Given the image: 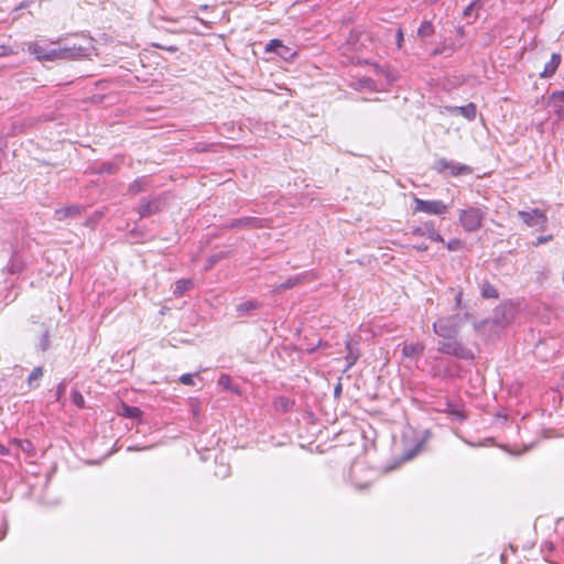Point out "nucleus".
I'll return each instance as SVG.
<instances>
[{
    "label": "nucleus",
    "instance_id": "nucleus-10",
    "mask_svg": "<svg viewBox=\"0 0 564 564\" xmlns=\"http://www.w3.org/2000/svg\"><path fill=\"white\" fill-rule=\"evenodd\" d=\"M518 216L528 227H544L547 223L546 214L539 208L520 210Z\"/></svg>",
    "mask_w": 564,
    "mask_h": 564
},
{
    "label": "nucleus",
    "instance_id": "nucleus-35",
    "mask_svg": "<svg viewBox=\"0 0 564 564\" xmlns=\"http://www.w3.org/2000/svg\"><path fill=\"white\" fill-rule=\"evenodd\" d=\"M22 269H23L22 263L18 259L12 257L8 263L9 273L17 274V273H20L22 271Z\"/></svg>",
    "mask_w": 564,
    "mask_h": 564
},
{
    "label": "nucleus",
    "instance_id": "nucleus-44",
    "mask_svg": "<svg viewBox=\"0 0 564 564\" xmlns=\"http://www.w3.org/2000/svg\"><path fill=\"white\" fill-rule=\"evenodd\" d=\"M404 42V35H403V32H402V29H398L397 30V33H395V43H397V47L398 48H401L402 47V44Z\"/></svg>",
    "mask_w": 564,
    "mask_h": 564
},
{
    "label": "nucleus",
    "instance_id": "nucleus-47",
    "mask_svg": "<svg viewBox=\"0 0 564 564\" xmlns=\"http://www.w3.org/2000/svg\"><path fill=\"white\" fill-rule=\"evenodd\" d=\"M552 98L555 99V100L564 102V90L553 91Z\"/></svg>",
    "mask_w": 564,
    "mask_h": 564
},
{
    "label": "nucleus",
    "instance_id": "nucleus-15",
    "mask_svg": "<svg viewBox=\"0 0 564 564\" xmlns=\"http://www.w3.org/2000/svg\"><path fill=\"white\" fill-rule=\"evenodd\" d=\"M58 59H77L89 55V47L69 46L57 48Z\"/></svg>",
    "mask_w": 564,
    "mask_h": 564
},
{
    "label": "nucleus",
    "instance_id": "nucleus-30",
    "mask_svg": "<svg viewBox=\"0 0 564 564\" xmlns=\"http://www.w3.org/2000/svg\"><path fill=\"white\" fill-rule=\"evenodd\" d=\"M481 296L484 299L497 300L499 292L491 283L486 281L481 284Z\"/></svg>",
    "mask_w": 564,
    "mask_h": 564
},
{
    "label": "nucleus",
    "instance_id": "nucleus-37",
    "mask_svg": "<svg viewBox=\"0 0 564 564\" xmlns=\"http://www.w3.org/2000/svg\"><path fill=\"white\" fill-rule=\"evenodd\" d=\"M464 248V242L458 238H453L446 242V249L448 251H458Z\"/></svg>",
    "mask_w": 564,
    "mask_h": 564
},
{
    "label": "nucleus",
    "instance_id": "nucleus-41",
    "mask_svg": "<svg viewBox=\"0 0 564 564\" xmlns=\"http://www.w3.org/2000/svg\"><path fill=\"white\" fill-rule=\"evenodd\" d=\"M178 381L185 386H194V379L192 373H183Z\"/></svg>",
    "mask_w": 564,
    "mask_h": 564
},
{
    "label": "nucleus",
    "instance_id": "nucleus-46",
    "mask_svg": "<svg viewBox=\"0 0 564 564\" xmlns=\"http://www.w3.org/2000/svg\"><path fill=\"white\" fill-rule=\"evenodd\" d=\"M229 474V467L226 465H220L218 470L215 471L216 476L226 477Z\"/></svg>",
    "mask_w": 564,
    "mask_h": 564
},
{
    "label": "nucleus",
    "instance_id": "nucleus-52",
    "mask_svg": "<svg viewBox=\"0 0 564 564\" xmlns=\"http://www.w3.org/2000/svg\"><path fill=\"white\" fill-rule=\"evenodd\" d=\"M9 448L2 444H0V455H8Z\"/></svg>",
    "mask_w": 564,
    "mask_h": 564
},
{
    "label": "nucleus",
    "instance_id": "nucleus-18",
    "mask_svg": "<svg viewBox=\"0 0 564 564\" xmlns=\"http://www.w3.org/2000/svg\"><path fill=\"white\" fill-rule=\"evenodd\" d=\"M446 109L452 113H459L469 121L475 120L477 115V107L474 102H469L465 106L446 107Z\"/></svg>",
    "mask_w": 564,
    "mask_h": 564
},
{
    "label": "nucleus",
    "instance_id": "nucleus-25",
    "mask_svg": "<svg viewBox=\"0 0 564 564\" xmlns=\"http://www.w3.org/2000/svg\"><path fill=\"white\" fill-rule=\"evenodd\" d=\"M218 386L224 390L231 391L236 394H240V388L237 384H232L231 377L229 375L223 373L218 379Z\"/></svg>",
    "mask_w": 564,
    "mask_h": 564
},
{
    "label": "nucleus",
    "instance_id": "nucleus-51",
    "mask_svg": "<svg viewBox=\"0 0 564 564\" xmlns=\"http://www.w3.org/2000/svg\"><path fill=\"white\" fill-rule=\"evenodd\" d=\"M340 393H341V384H340V383H338V384L335 387V389H334V394H335V397H339V395H340Z\"/></svg>",
    "mask_w": 564,
    "mask_h": 564
},
{
    "label": "nucleus",
    "instance_id": "nucleus-1",
    "mask_svg": "<svg viewBox=\"0 0 564 564\" xmlns=\"http://www.w3.org/2000/svg\"><path fill=\"white\" fill-rule=\"evenodd\" d=\"M487 213L486 206H468L459 209L458 221L466 232H476L482 227Z\"/></svg>",
    "mask_w": 564,
    "mask_h": 564
},
{
    "label": "nucleus",
    "instance_id": "nucleus-27",
    "mask_svg": "<svg viewBox=\"0 0 564 564\" xmlns=\"http://www.w3.org/2000/svg\"><path fill=\"white\" fill-rule=\"evenodd\" d=\"M121 162H122V159H120V161L102 162L98 167V172L101 174H109V175L116 174L119 171Z\"/></svg>",
    "mask_w": 564,
    "mask_h": 564
},
{
    "label": "nucleus",
    "instance_id": "nucleus-6",
    "mask_svg": "<svg viewBox=\"0 0 564 564\" xmlns=\"http://www.w3.org/2000/svg\"><path fill=\"white\" fill-rule=\"evenodd\" d=\"M33 324L37 325L39 329L36 330V344L35 349L40 352H46L52 347V333L55 328V325L51 318H47L41 323H36L32 321Z\"/></svg>",
    "mask_w": 564,
    "mask_h": 564
},
{
    "label": "nucleus",
    "instance_id": "nucleus-2",
    "mask_svg": "<svg viewBox=\"0 0 564 564\" xmlns=\"http://www.w3.org/2000/svg\"><path fill=\"white\" fill-rule=\"evenodd\" d=\"M169 193L144 196L134 208L140 218H147L161 213L167 205Z\"/></svg>",
    "mask_w": 564,
    "mask_h": 564
},
{
    "label": "nucleus",
    "instance_id": "nucleus-53",
    "mask_svg": "<svg viewBox=\"0 0 564 564\" xmlns=\"http://www.w3.org/2000/svg\"><path fill=\"white\" fill-rule=\"evenodd\" d=\"M456 32H457V35H458V36L463 37V36L465 35V29H464V26H458V28L456 29Z\"/></svg>",
    "mask_w": 564,
    "mask_h": 564
},
{
    "label": "nucleus",
    "instance_id": "nucleus-5",
    "mask_svg": "<svg viewBox=\"0 0 564 564\" xmlns=\"http://www.w3.org/2000/svg\"><path fill=\"white\" fill-rule=\"evenodd\" d=\"M433 332L440 339H453L459 335V325L455 316L440 317L433 323Z\"/></svg>",
    "mask_w": 564,
    "mask_h": 564
},
{
    "label": "nucleus",
    "instance_id": "nucleus-45",
    "mask_svg": "<svg viewBox=\"0 0 564 564\" xmlns=\"http://www.w3.org/2000/svg\"><path fill=\"white\" fill-rule=\"evenodd\" d=\"M13 54V50L11 46L9 45H0V57H3V56H9Z\"/></svg>",
    "mask_w": 564,
    "mask_h": 564
},
{
    "label": "nucleus",
    "instance_id": "nucleus-19",
    "mask_svg": "<svg viewBox=\"0 0 564 564\" xmlns=\"http://www.w3.org/2000/svg\"><path fill=\"white\" fill-rule=\"evenodd\" d=\"M424 349L425 346L422 343L404 344L402 347V355L409 359H416L423 355Z\"/></svg>",
    "mask_w": 564,
    "mask_h": 564
},
{
    "label": "nucleus",
    "instance_id": "nucleus-4",
    "mask_svg": "<svg viewBox=\"0 0 564 564\" xmlns=\"http://www.w3.org/2000/svg\"><path fill=\"white\" fill-rule=\"evenodd\" d=\"M433 170L443 176L454 177L471 175L474 173L471 166L445 158L437 159L433 164Z\"/></svg>",
    "mask_w": 564,
    "mask_h": 564
},
{
    "label": "nucleus",
    "instance_id": "nucleus-50",
    "mask_svg": "<svg viewBox=\"0 0 564 564\" xmlns=\"http://www.w3.org/2000/svg\"><path fill=\"white\" fill-rule=\"evenodd\" d=\"M152 446H144V447H138V446H129L128 451H145L151 448Z\"/></svg>",
    "mask_w": 564,
    "mask_h": 564
},
{
    "label": "nucleus",
    "instance_id": "nucleus-13",
    "mask_svg": "<svg viewBox=\"0 0 564 564\" xmlns=\"http://www.w3.org/2000/svg\"><path fill=\"white\" fill-rule=\"evenodd\" d=\"M345 348H346V367L345 371L349 370L359 359L360 350H359V341L352 339L350 336H347L345 339Z\"/></svg>",
    "mask_w": 564,
    "mask_h": 564
},
{
    "label": "nucleus",
    "instance_id": "nucleus-21",
    "mask_svg": "<svg viewBox=\"0 0 564 564\" xmlns=\"http://www.w3.org/2000/svg\"><path fill=\"white\" fill-rule=\"evenodd\" d=\"M306 276H307V273H300L294 276H290L286 281L276 285L273 290V293L276 294L282 291L290 290V289L301 284L305 280Z\"/></svg>",
    "mask_w": 564,
    "mask_h": 564
},
{
    "label": "nucleus",
    "instance_id": "nucleus-48",
    "mask_svg": "<svg viewBox=\"0 0 564 564\" xmlns=\"http://www.w3.org/2000/svg\"><path fill=\"white\" fill-rule=\"evenodd\" d=\"M462 300H463V292L462 291H458L456 294H455V297H454V301H455V308H459L460 305H462Z\"/></svg>",
    "mask_w": 564,
    "mask_h": 564
},
{
    "label": "nucleus",
    "instance_id": "nucleus-16",
    "mask_svg": "<svg viewBox=\"0 0 564 564\" xmlns=\"http://www.w3.org/2000/svg\"><path fill=\"white\" fill-rule=\"evenodd\" d=\"M152 185V178L150 175H142L131 182L127 188V194L130 196H137L138 194L145 192Z\"/></svg>",
    "mask_w": 564,
    "mask_h": 564
},
{
    "label": "nucleus",
    "instance_id": "nucleus-17",
    "mask_svg": "<svg viewBox=\"0 0 564 564\" xmlns=\"http://www.w3.org/2000/svg\"><path fill=\"white\" fill-rule=\"evenodd\" d=\"M84 207L82 205H69L55 210L54 218L63 221L66 218H76L82 215Z\"/></svg>",
    "mask_w": 564,
    "mask_h": 564
},
{
    "label": "nucleus",
    "instance_id": "nucleus-29",
    "mask_svg": "<svg viewBox=\"0 0 564 564\" xmlns=\"http://www.w3.org/2000/svg\"><path fill=\"white\" fill-rule=\"evenodd\" d=\"M261 307V303L254 300L246 301L237 305V312L239 315H247L251 311L258 310Z\"/></svg>",
    "mask_w": 564,
    "mask_h": 564
},
{
    "label": "nucleus",
    "instance_id": "nucleus-38",
    "mask_svg": "<svg viewBox=\"0 0 564 564\" xmlns=\"http://www.w3.org/2000/svg\"><path fill=\"white\" fill-rule=\"evenodd\" d=\"M14 442L19 445L20 449L24 453L30 454L34 451V446H33L32 442L29 440H15Z\"/></svg>",
    "mask_w": 564,
    "mask_h": 564
},
{
    "label": "nucleus",
    "instance_id": "nucleus-20",
    "mask_svg": "<svg viewBox=\"0 0 564 564\" xmlns=\"http://www.w3.org/2000/svg\"><path fill=\"white\" fill-rule=\"evenodd\" d=\"M561 64V55L553 53L550 61L544 65L543 70L540 73L541 78L552 77Z\"/></svg>",
    "mask_w": 564,
    "mask_h": 564
},
{
    "label": "nucleus",
    "instance_id": "nucleus-34",
    "mask_svg": "<svg viewBox=\"0 0 564 564\" xmlns=\"http://www.w3.org/2000/svg\"><path fill=\"white\" fill-rule=\"evenodd\" d=\"M66 389H67V382L64 379L56 387V391H55V401L56 402L62 403V404L64 403V395H65Z\"/></svg>",
    "mask_w": 564,
    "mask_h": 564
},
{
    "label": "nucleus",
    "instance_id": "nucleus-40",
    "mask_svg": "<svg viewBox=\"0 0 564 564\" xmlns=\"http://www.w3.org/2000/svg\"><path fill=\"white\" fill-rule=\"evenodd\" d=\"M475 8H478V9H479V8H481V2H480V0H474L473 2H470V3L466 7V9L464 10L463 15H464L465 18L470 17Z\"/></svg>",
    "mask_w": 564,
    "mask_h": 564
},
{
    "label": "nucleus",
    "instance_id": "nucleus-26",
    "mask_svg": "<svg viewBox=\"0 0 564 564\" xmlns=\"http://www.w3.org/2000/svg\"><path fill=\"white\" fill-rule=\"evenodd\" d=\"M445 412L452 416H454L457 421L464 422L467 420V414L464 409L456 406L452 402L446 403Z\"/></svg>",
    "mask_w": 564,
    "mask_h": 564
},
{
    "label": "nucleus",
    "instance_id": "nucleus-31",
    "mask_svg": "<svg viewBox=\"0 0 564 564\" xmlns=\"http://www.w3.org/2000/svg\"><path fill=\"white\" fill-rule=\"evenodd\" d=\"M121 415L129 419H139L142 415V411L138 406L123 404Z\"/></svg>",
    "mask_w": 564,
    "mask_h": 564
},
{
    "label": "nucleus",
    "instance_id": "nucleus-7",
    "mask_svg": "<svg viewBox=\"0 0 564 564\" xmlns=\"http://www.w3.org/2000/svg\"><path fill=\"white\" fill-rule=\"evenodd\" d=\"M447 212L448 206L443 200H425L417 197L414 198V213L444 216Z\"/></svg>",
    "mask_w": 564,
    "mask_h": 564
},
{
    "label": "nucleus",
    "instance_id": "nucleus-43",
    "mask_svg": "<svg viewBox=\"0 0 564 564\" xmlns=\"http://www.w3.org/2000/svg\"><path fill=\"white\" fill-rule=\"evenodd\" d=\"M6 535H7L6 517L3 514H0V540L4 539Z\"/></svg>",
    "mask_w": 564,
    "mask_h": 564
},
{
    "label": "nucleus",
    "instance_id": "nucleus-11",
    "mask_svg": "<svg viewBox=\"0 0 564 564\" xmlns=\"http://www.w3.org/2000/svg\"><path fill=\"white\" fill-rule=\"evenodd\" d=\"M411 234L416 237H426L435 242H444L443 236L436 230L434 221L429 220L420 226L411 228Z\"/></svg>",
    "mask_w": 564,
    "mask_h": 564
},
{
    "label": "nucleus",
    "instance_id": "nucleus-9",
    "mask_svg": "<svg viewBox=\"0 0 564 564\" xmlns=\"http://www.w3.org/2000/svg\"><path fill=\"white\" fill-rule=\"evenodd\" d=\"M430 433L429 431L425 432V436L421 437L420 440L415 441L412 445H405L403 448L402 454L398 458L397 463L392 466H387L386 470H392L397 468L402 463L409 462L413 459L423 448Z\"/></svg>",
    "mask_w": 564,
    "mask_h": 564
},
{
    "label": "nucleus",
    "instance_id": "nucleus-24",
    "mask_svg": "<svg viewBox=\"0 0 564 564\" xmlns=\"http://www.w3.org/2000/svg\"><path fill=\"white\" fill-rule=\"evenodd\" d=\"M293 405L294 402L290 398L284 395H280L275 398L273 401L274 409L283 413L289 412L293 408Z\"/></svg>",
    "mask_w": 564,
    "mask_h": 564
},
{
    "label": "nucleus",
    "instance_id": "nucleus-54",
    "mask_svg": "<svg viewBox=\"0 0 564 564\" xmlns=\"http://www.w3.org/2000/svg\"><path fill=\"white\" fill-rule=\"evenodd\" d=\"M364 83L367 85V87H370V84H372L371 79H365Z\"/></svg>",
    "mask_w": 564,
    "mask_h": 564
},
{
    "label": "nucleus",
    "instance_id": "nucleus-8",
    "mask_svg": "<svg viewBox=\"0 0 564 564\" xmlns=\"http://www.w3.org/2000/svg\"><path fill=\"white\" fill-rule=\"evenodd\" d=\"M271 220L268 218H259L252 216H246L241 218H235L226 224L224 227L228 229L242 228V229H258L270 227Z\"/></svg>",
    "mask_w": 564,
    "mask_h": 564
},
{
    "label": "nucleus",
    "instance_id": "nucleus-12",
    "mask_svg": "<svg viewBox=\"0 0 564 564\" xmlns=\"http://www.w3.org/2000/svg\"><path fill=\"white\" fill-rule=\"evenodd\" d=\"M267 53H274L284 61H292L295 56H297V52L292 50L291 47L283 44V42L279 39H272L265 45Z\"/></svg>",
    "mask_w": 564,
    "mask_h": 564
},
{
    "label": "nucleus",
    "instance_id": "nucleus-49",
    "mask_svg": "<svg viewBox=\"0 0 564 564\" xmlns=\"http://www.w3.org/2000/svg\"><path fill=\"white\" fill-rule=\"evenodd\" d=\"M415 250L417 251H426L429 249L427 245L425 243H420V245H416L413 247Z\"/></svg>",
    "mask_w": 564,
    "mask_h": 564
},
{
    "label": "nucleus",
    "instance_id": "nucleus-32",
    "mask_svg": "<svg viewBox=\"0 0 564 564\" xmlns=\"http://www.w3.org/2000/svg\"><path fill=\"white\" fill-rule=\"evenodd\" d=\"M227 256H228V252L219 251V252H216V253L212 254L210 257H208L206 264H205V271L210 270L217 262L225 259Z\"/></svg>",
    "mask_w": 564,
    "mask_h": 564
},
{
    "label": "nucleus",
    "instance_id": "nucleus-42",
    "mask_svg": "<svg viewBox=\"0 0 564 564\" xmlns=\"http://www.w3.org/2000/svg\"><path fill=\"white\" fill-rule=\"evenodd\" d=\"M553 239V236L552 235H544V236H539L535 240V242H533L534 246H541V245H544V243H547L549 241H551Z\"/></svg>",
    "mask_w": 564,
    "mask_h": 564
},
{
    "label": "nucleus",
    "instance_id": "nucleus-14",
    "mask_svg": "<svg viewBox=\"0 0 564 564\" xmlns=\"http://www.w3.org/2000/svg\"><path fill=\"white\" fill-rule=\"evenodd\" d=\"M29 52L37 59L55 61L58 59L57 48H50L47 46L40 45L35 42L30 43Z\"/></svg>",
    "mask_w": 564,
    "mask_h": 564
},
{
    "label": "nucleus",
    "instance_id": "nucleus-33",
    "mask_svg": "<svg viewBox=\"0 0 564 564\" xmlns=\"http://www.w3.org/2000/svg\"><path fill=\"white\" fill-rule=\"evenodd\" d=\"M70 400H72L73 404L76 405L77 408H79V409L85 408V399L79 390H77L75 388H73L70 390Z\"/></svg>",
    "mask_w": 564,
    "mask_h": 564
},
{
    "label": "nucleus",
    "instance_id": "nucleus-22",
    "mask_svg": "<svg viewBox=\"0 0 564 564\" xmlns=\"http://www.w3.org/2000/svg\"><path fill=\"white\" fill-rule=\"evenodd\" d=\"M194 288V282L192 279H180L175 282V286L173 290V294L176 297L182 296L185 292L192 290Z\"/></svg>",
    "mask_w": 564,
    "mask_h": 564
},
{
    "label": "nucleus",
    "instance_id": "nucleus-39",
    "mask_svg": "<svg viewBox=\"0 0 564 564\" xmlns=\"http://www.w3.org/2000/svg\"><path fill=\"white\" fill-rule=\"evenodd\" d=\"M43 376V369L41 367H35L28 377V383L32 386L34 380L40 379Z\"/></svg>",
    "mask_w": 564,
    "mask_h": 564
},
{
    "label": "nucleus",
    "instance_id": "nucleus-23",
    "mask_svg": "<svg viewBox=\"0 0 564 564\" xmlns=\"http://www.w3.org/2000/svg\"><path fill=\"white\" fill-rule=\"evenodd\" d=\"M462 46V44H455L454 42L452 43H447V42H443L441 43L438 46H436L432 52H431V55L432 56H437V55H442L446 52H448L449 54L448 55H452L454 52H456L459 47Z\"/></svg>",
    "mask_w": 564,
    "mask_h": 564
},
{
    "label": "nucleus",
    "instance_id": "nucleus-3",
    "mask_svg": "<svg viewBox=\"0 0 564 564\" xmlns=\"http://www.w3.org/2000/svg\"><path fill=\"white\" fill-rule=\"evenodd\" d=\"M437 350L441 354L453 356L466 361L474 360L475 358L473 350L466 347L458 337H453V339H440L437 343Z\"/></svg>",
    "mask_w": 564,
    "mask_h": 564
},
{
    "label": "nucleus",
    "instance_id": "nucleus-36",
    "mask_svg": "<svg viewBox=\"0 0 564 564\" xmlns=\"http://www.w3.org/2000/svg\"><path fill=\"white\" fill-rule=\"evenodd\" d=\"M381 74L389 85L394 84L399 78L398 73L390 68L381 69Z\"/></svg>",
    "mask_w": 564,
    "mask_h": 564
},
{
    "label": "nucleus",
    "instance_id": "nucleus-28",
    "mask_svg": "<svg viewBox=\"0 0 564 564\" xmlns=\"http://www.w3.org/2000/svg\"><path fill=\"white\" fill-rule=\"evenodd\" d=\"M435 33V28L431 21L424 20L417 29V36L420 39H426L432 36Z\"/></svg>",
    "mask_w": 564,
    "mask_h": 564
}]
</instances>
